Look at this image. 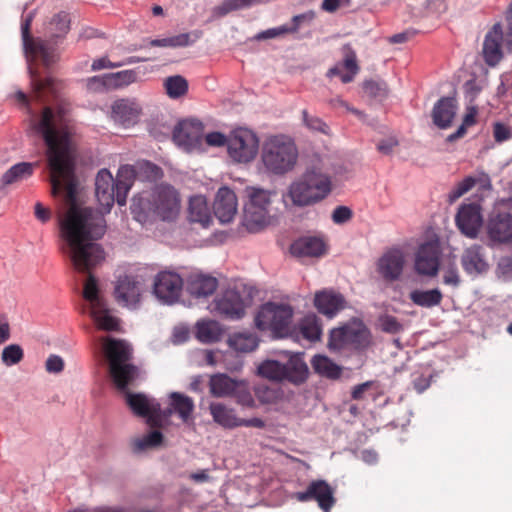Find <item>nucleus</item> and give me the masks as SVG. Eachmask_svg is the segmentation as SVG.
<instances>
[{"instance_id":"34","label":"nucleus","mask_w":512,"mask_h":512,"mask_svg":"<svg viewBox=\"0 0 512 512\" xmlns=\"http://www.w3.org/2000/svg\"><path fill=\"white\" fill-rule=\"evenodd\" d=\"M217 287L218 280L215 277L204 274L193 275L188 284L190 293L197 298L212 295Z\"/></svg>"},{"instance_id":"28","label":"nucleus","mask_w":512,"mask_h":512,"mask_svg":"<svg viewBox=\"0 0 512 512\" xmlns=\"http://www.w3.org/2000/svg\"><path fill=\"white\" fill-rule=\"evenodd\" d=\"M457 104L452 97H442L432 110L433 123L440 129L449 128L456 115Z\"/></svg>"},{"instance_id":"7","label":"nucleus","mask_w":512,"mask_h":512,"mask_svg":"<svg viewBox=\"0 0 512 512\" xmlns=\"http://www.w3.org/2000/svg\"><path fill=\"white\" fill-rule=\"evenodd\" d=\"M245 193L248 202L244 208L243 226L249 232H259L270 223L271 192L259 187L248 186Z\"/></svg>"},{"instance_id":"8","label":"nucleus","mask_w":512,"mask_h":512,"mask_svg":"<svg viewBox=\"0 0 512 512\" xmlns=\"http://www.w3.org/2000/svg\"><path fill=\"white\" fill-rule=\"evenodd\" d=\"M293 314L289 304L267 302L259 308L255 324L262 331L269 330L277 337H285L290 331Z\"/></svg>"},{"instance_id":"43","label":"nucleus","mask_w":512,"mask_h":512,"mask_svg":"<svg viewBox=\"0 0 512 512\" xmlns=\"http://www.w3.org/2000/svg\"><path fill=\"white\" fill-rule=\"evenodd\" d=\"M300 332L303 338L310 342L320 340L322 328L316 315L305 316L300 323Z\"/></svg>"},{"instance_id":"4","label":"nucleus","mask_w":512,"mask_h":512,"mask_svg":"<svg viewBox=\"0 0 512 512\" xmlns=\"http://www.w3.org/2000/svg\"><path fill=\"white\" fill-rule=\"evenodd\" d=\"M102 349L109 363L110 375L120 390H125L138 377V368L128 361L131 358V348L123 340L111 337L102 338Z\"/></svg>"},{"instance_id":"6","label":"nucleus","mask_w":512,"mask_h":512,"mask_svg":"<svg viewBox=\"0 0 512 512\" xmlns=\"http://www.w3.org/2000/svg\"><path fill=\"white\" fill-rule=\"evenodd\" d=\"M331 189L330 176L317 168H311L290 185L288 195L294 205L304 207L322 201L330 194Z\"/></svg>"},{"instance_id":"60","label":"nucleus","mask_w":512,"mask_h":512,"mask_svg":"<svg viewBox=\"0 0 512 512\" xmlns=\"http://www.w3.org/2000/svg\"><path fill=\"white\" fill-rule=\"evenodd\" d=\"M352 210L347 206H337L332 213V220L336 224H343L352 218Z\"/></svg>"},{"instance_id":"26","label":"nucleus","mask_w":512,"mask_h":512,"mask_svg":"<svg viewBox=\"0 0 512 512\" xmlns=\"http://www.w3.org/2000/svg\"><path fill=\"white\" fill-rule=\"evenodd\" d=\"M169 407L164 410L165 416L177 414L184 423L193 421L194 401L191 397L179 392H172L169 395Z\"/></svg>"},{"instance_id":"56","label":"nucleus","mask_w":512,"mask_h":512,"mask_svg":"<svg viewBox=\"0 0 512 512\" xmlns=\"http://www.w3.org/2000/svg\"><path fill=\"white\" fill-rule=\"evenodd\" d=\"M30 73L31 83L36 93L40 95L45 90H51V92L54 90V80L52 78L47 77L45 79H41L32 70H30Z\"/></svg>"},{"instance_id":"47","label":"nucleus","mask_w":512,"mask_h":512,"mask_svg":"<svg viewBox=\"0 0 512 512\" xmlns=\"http://www.w3.org/2000/svg\"><path fill=\"white\" fill-rule=\"evenodd\" d=\"M164 86L167 95L173 99L185 95L188 91V82L180 75L168 77L164 82Z\"/></svg>"},{"instance_id":"13","label":"nucleus","mask_w":512,"mask_h":512,"mask_svg":"<svg viewBox=\"0 0 512 512\" xmlns=\"http://www.w3.org/2000/svg\"><path fill=\"white\" fill-rule=\"evenodd\" d=\"M183 279L176 272L161 271L154 279L153 293L163 304L176 303L182 293Z\"/></svg>"},{"instance_id":"5","label":"nucleus","mask_w":512,"mask_h":512,"mask_svg":"<svg viewBox=\"0 0 512 512\" xmlns=\"http://www.w3.org/2000/svg\"><path fill=\"white\" fill-rule=\"evenodd\" d=\"M298 159V149L285 135L269 137L262 146L261 162L267 173L283 175L291 171Z\"/></svg>"},{"instance_id":"11","label":"nucleus","mask_w":512,"mask_h":512,"mask_svg":"<svg viewBox=\"0 0 512 512\" xmlns=\"http://www.w3.org/2000/svg\"><path fill=\"white\" fill-rule=\"evenodd\" d=\"M229 156L238 163L252 161L259 149V139L254 132L246 128L234 130L227 138Z\"/></svg>"},{"instance_id":"23","label":"nucleus","mask_w":512,"mask_h":512,"mask_svg":"<svg viewBox=\"0 0 512 512\" xmlns=\"http://www.w3.org/2000/svg\"><path fill=\"white\" fill-rule=\"evenodd\" d=\"M502 40V26L500 23H496L486 34L483 43V57L489 66H495L501 61L503 57L501 50Z\"/></svg>"},{"instance_id":"58","label":"nucleus","mask_w":512,"mask_h":512,"mask_svg":"<svg viewBox=\"0 0 512 512\" xmlns=\"http://www.w3.org/2000/svg\"><path fill=\"white\" fill-rule=\"evenodd\" d=\"M493 136L497 143H503L512 138V130L506 124L496 122L493 125Z\"/></svg>"},{"instance_id":"30","label":"nucleus","mask_w":512,"mask_h":512,"mask_svg":"<svg viewBox=\"0 0 512 512\" xmlns=\"http://www.w3.org/2000/svg\"><path fill=\"white\" fill-rule=\"evenodd\" d=\"M209 412L213 421L224 429L239 427L240 418L236 410L222 402H211Z\"/></svg>"},{"instance_id":"24","label":"nucleus","mask_w":512,"mask_h":512,"mask_svg":"<svg viewBox=\"0 0 512 512\" xmlns=\"http://www.w3.org/2000/svg\"><path fill=\"white\" fill-rule=\"evenodd\" d=\"M111 113L116 122L130 127L138 122L141 107L133 99H118L112 104Z\"/></svg>"},{"instance_id":"31","label":"nucleus","mask_w":512,"mask_h":512,"mask_svg":"<svg viewBox=\"0 0 512 512\" xmlns=\"http://www.w3.org/2000/svg\"><path fill=\"white\" fill-rule=\"evenodd\" d=\"M488 234L494 241L508 243L512 240V215L500 213L490 220Z\"/></svg>"},{"instance_id":"29","label":"nucleus","mask_w":512,"mask_h":512,"mask_svg":"<svg viewBox=\"0 0 512 512\" xmlns=\"http://www.w3.org/2000/svg\"><path fill=\"white\" fill-rule=\"evenodd\" d=\"M188 219L191 223H197L203 228L210 226L213 218L206 197L202 195H195L190 198Z\"/></svg>"},{"instance_id":"59","label":"nucleus","mask_w":512,"mask_h":512,"mask_svg":"<svg viewBox=\"0 0 512 512\" xmlns=\"http://www.w3.org/2000/svg\"><path fill=\"white\" fill-rule=\"evenodd\" d=\"M315 18V12L310 10L302 14L295 15L292 18V25L290 26V30H292L293 33L298 32L299 28L302 24H309L311 23Z\"/></svg>"},{"instance_id":"22","label":"nucleus","mask_w":512,"mask_h":512,"mask_svg":"<svg viewBox=\"0 0 512 512\" xmlns=\"http://www.w3.org/2000/svg\"><path fill=\"white\" fill-rule=\"evenodd\" d=\"M343 60L342 62L331 67L327 71V77L332 78L339 76L344 84L350 83L358 74L360 68L357 62L356 52L350 44H345L342 47Z\"/></svg>"},{"instance_id":"40","label":"nucleus","mask_w":512,"mask_h":512,"mask_svg":"<svg viewBox=\"0 0 512 512\" xmlns=\"http://www.w3.org/2000/svg\"><path fill=\"white\" fill-rule=\"evenodd\" d=\"M228 343L235 351L248 353L258 347L259 338L251 332H238L229 337Z\"/></svg>"},{"instance_id":"35","label":"nucleus","mask_w":512,"mask_h":512,"mask_svg":"<svg viewBox=\"0 0 512 512\" xmlns=\"http://www.w3.org/2000/svg\"><path fill=\"white\" fill-rule=\"evenodd\" d=\"M90 316L93 318L96 326L105 331H118L120 321L113 316L105 302L90 309Z\"/></svg>"},{"instance_id":"44","label":"nucleus","mask_w":512,"mask_h":512,"mask_svg":"<svg viewBox=\"0 0 512 512\" xmlns=\"http://www.w3.org/2000/svg\"><path fill=\"white\" fill-rule=\"evenodd\" d=\"M108 88L117 90L129 86L138 80V73L134 69L122 70L115 73H108Z\"/></svg>"},{"instance_id":"38","label":"nucleus","mask_w":512,"mask_h":512,"mask_svg":"<svg viewBox=\"0 0 512 512\" xmlns=\"http://www.w3.org/2000/svg\"><path fill=\"white\" fill-rule=\"evenodd\" d=\"M223 329L215 320L199 321L196 325V336L203 343H214L221 339Z\"/></svg>"},{"instance_id":"52","label":"nucleus","mask_w":512,"mask_h":512,"mask_svg":"<svg viewBox=\"0 0 512 512\" xmlns=\"http://www.w3.org/2000/svg\"><path fill=\"white\" fill-rule=\"evenodd\" d=\"M364 92L373 98H383L387 95V85L385 82L367 80L363 84Z\"/></svg>"},{"instance_id":"46","label":"nucleus","mask_w":512,"mask_h":512,"mask_svg":"<svg viewBox=\"0 0 512 512\" xmlns=\"http://www.w3.org/2000/svg\"><path fill=\"white\" fill-rule=\"evenodd\" d=\"M258 373L262 377H265L274 381L285 380L286 370L284 364L276 360H266L258 367Z\"/></svg>"},{"instance_id":"27","label":"nucleus","mask_w":512,"mask_h":512,"mask_svg":"<svg viewBox=\"0 0 512 512\" xmlns=\"http://www.w3.org/2000/svg\"><path fill=\"white\" fill-rule=\"evenodd\" d=\"M325 243L319 237H301L290 246V253L297 257H319L325 252Z\"/></svg>"},{"instance_id":"62","label":"nucleus","mask_w":512,"mask_h":512,"mask_svg":"<svg viewBox=\"0 0 512 512\" xmlns=\"http://www.w3.org/2000/svg\"><path fill=\"white\" fill-rule=\"evenodd\" d=\"M169 416L164 415V410L161 409V405L159 404V410L151 411L143 418H146L147 424L152 428H160L163 425V420L168 418Z\"/></svg>"},{"instance_id":"25","label":"nucleus","mask_w":512,"mask_h":512,"mask_svg":"<svg viewBox=\"0 0 512 512\" xmlns=\"http://www.w3.org/2000/svg\"><path fill=\"white\" fill-rule=\"evenodd\" d=\"M461 264L464 271L470 275L481 274L489 268L484 249L480 245H472L466 248L461 257Z\"/></svg>"},{"instance_id":"14","label":"nucleus","mask_w":512,"mask_h":512,"mask_svg":"<svg viewBox=\"0 0 512 512\" xmlns=\"http://www.w3.org/2000/svg\"><path fill=\"white\" fill-rule=\"evenodd\" d=\"M143 281L138 276H120L115 284L114 296L117 303L129 309H136L141 301Z\"/></svg>"},{"instance_id":"12","label":"nucleus","mask_w":512,"mask_h":512,"mask_svg":"<svg viewBox=\"0 0 512 512\" xmlns=\"http://www.w3.org/2000/svg\"><path fill=\"white\" fill-rule=\"evenodd\" d=\"M292 497L301 503L315 501L323 512H331L336 504L335 489L322 479L311 481L305 490L295 492Z\"/></svg>"},{"instance_id":"53","label":"nucleus","mask_w":512,"mask_h":512,"mask_svg":"<svg viewBox=\"0 0 512 512\" xmlns=\"http://www.w3.org/2000/svg\"><path fill=\"white\" fill-rule=\"evenodd\" d=\"M302 119H303L304 125L308 129L313 130V131L322 132V133H327V130H328L327 124L319 117L309 115L307 110L302 111Z\"/></svg>"},{"instance_id":"42","label":"nucleus","mask_w":512,"mask_h":512,"mask_svg":"<svg viewBox=\"0 0 512 512\" xmlns=\"http://www.w3.org/2000/svg\"><path fill=\"white\" fill-rule=\"evenodd\" d=\"M70 22L69 14L61 11L51 18L46 31L51 38L64 37L70 30Z\"/></svg>"},{"instance_id":"50","label":"nucleus","mask_w":512,"mask_h":512,"mask_svg":"<svg viewBox=\"0 0 512 512\" xmlns=\"http://www.w3.org/2000/svg\"><path fill=\"white\" fill-rule=\"evenodd\" d=\"M191 43L190 34L182 33L176 36L153 39L149 41V45L152 47H185Z\"/></svg>"},{"instance_id":"3","label":"nucleus","mask_w":512,"mask_h":512,"mask_svg":"<svg viewBox=\"0 0 512 512\" xmlns=\"http://www.w3.org/2000/svg\"><path fill=\"white\" fill-rule=\"evenodd\" d=\"M181 202L176 188L169 184H159L134 197L130 209L134 219L140 223H146L150 216L172 222L180 214Z\"/></svg>"},{"instance_id":"64","label":"nucleus","mask_w":512,"mask_h":512,"mask_svg":"<svg viewBox=\"0 0 512 512\" xmlns=\"http://www.w3.org/2000/svg\"><path fill=\"white\" fill-rule=\"evenodd\" d=\"M227 138L228 137L220 132H211L205 136V141L209 146L219 147L225 144L227 145Z\"/></svg>"},{"instance_id":"10","label":"nucleus","mask_w":512,"mask_h":512,"mask_svg":"<svg viewBox=\"0 0 512 512\" xmlns=\"http://www.w3.org/2000/svg\"><path fill=\"white\" fill-rule=\"evenodd\" d=\"M250 302L251 296L245 286H234L215 298L213 310L224 318L239 320L244 317L246 307Z\"/></svg>"},{"instance_id":"54","label":"nucleus","mask_w":512,"mask_h":512,"mask_svg":"<svg viewBox=\"0 0 512 512\" xmlns=\"http://www.w3.org/2000/svg\"><path fill=\"white\" fill-rule=\"evenodd\" d=\"M443 271V283L449 286L457 287L460 284V275L458 272L457 265L449 263L442 269Z\"/></svg>"},{"instance_id":"16","label":"nucleus","mask_w":512,"mask_h":512,"mask_svg":"<svg viewBox=\"0 0 512 512\" xmlns=\"http://www.w3.org/2000/svg\"><path fill=\"white\" fill-rule=\"evenodd\" d=\"M441 250L437 242H425L418 248L414 268L419 275L433 277L439 270Z\"/></svg>"},{"instance_id":"37","label":"nucleus","mask_w":512,"mask_h":512,"mask_svg":"<svg viewBox=\"0 0 512 512\" xmlns=\"http://www.w3.org/2000/svg\"><path fill=\"white\" fill-rule=\"evenodd\" d=\"M314 371L322 377L338 379L342 374V368L325 355H315L311 360Z\"/></svg>"},{"instance_id":"41","label":"nucleus","mask_w":512,"mask_h":512,"mask_svg":"<svg viewBox=\"0 0 512 512\" xmlns=\"http://www.w3.org/2000/svg\"><path fill=\"white\" fill-rule=\"evenodd\" d=\"M34 171V164L21 162L13 165L2 176V183L10 185L29 178Z\"/></svg>"},{"instance_id":"32","label":"nucleus","mask_w":512,"mask_h":512,"mask_svg":"<svg viewBox=\"0 0 512 512\" xmlns=\"http://www.w3.org/2000/svg\"><path fill=\"white\" fill-rule=\"evenodd\" d=\"M135 178L136 169L133 165H122L118 169L116 180H114L116 186V202L118 205L123 206L126 204L128 192Z\"/></svg>"},{"instance_id":"49","label":"nucleus","mask_w":512,"mask_h":512,"mask_svg":"<svg viewBox=\"0 0 512 512\" xmlns=\"http://www.w3.org/2000/svg\"><path fill=\"white\" fill-rule=\"evenodd\" d=\"M23 359L24 350L19 344H9L2 350L1 361L7 367L17 365Z\"/></svg>"},{"instance_id":"18","label":"nucleus","mask_w":512,"mask_h":512,"mask_svg":"<svg viewBox=\"0 0 512 512\" xmlns=\"http://www.w3.org/2000/svg\"><path fill=\"white\" fill-rule=\"evenodd\" d=\"M405 256L401 249L392 248L386 251L377 262V271L386 281L398 280L404 269Z\"/></svg>"},{"instance_id":"45","label":"nucleus","mask_w":512,"mask_h":512,"mask_svg":"<svg viewBox=\"0 0 512 512\" xmlns=\"http://www.w3.org/2000/svg\"><path fill=\"white\" fill-rule=\"evenodd\" d=\"M286 370L285 380L297 383L306 379L308 368L307 365L297 357H291L285 364Z\"/></svg>"},{"instance_id":"33","label":"nucleus","mask_w":512,"mask_h":512,"mask_svg":"<svg viewBox=\"0 0 512 512\" xmlns=\"http://www.w3.org/2000/svg\"><path fill=\"white\" fill-rule=\"evenodd\" d=\"M126 403L132 412L140 417L159 410V402L143 393L125 392Z\"/></svg>"},{"instance_id":"39","label":"nucleus","mask_w":512,"mask_h":512,"mask_svg":"<svg viewBox=\"0 0 512 512\" xmlns=\"http://www.w3.org/2000/svg\"><path fill=\"white\" fill-rule=\"evenodd\" d=\"M409 298L417 306L432 308L442 302L443 294L438 288L431 290L416 289L410 292Z\"/></svg>"},{"instance_id":"20","label":"nucleus","mask_w":512,"mask_h":512,"mask_svg":"<svg viewBox=\"0 0 512 512\" xmlns=\"http://www.w3.org/2000/svg\"><path fill=\"white\" fill-rule=\"evenodd\" d=\"M456 225L469 238H476L482 225L480 207L476 204L462 205L456 215Z\"/></svg>"},{"instance_id":"36","label":"nucleus","mask_w":512,"mask_h":512,"mask_svg":"<svg viewBox=\"0 0 512 512\" xmlns=\"http://www.w3.org/2000/svg\"><path fill=\"white\" fill-rule=\"evenodd\" d=\"M237 381L227 374H214L209 380L210 394L217 398L231 397Z\"/></svg>"},{"instance_id":"17","label":"nucleus","mask_w":512,"mask_h":512,"mask_svg":"<svg viewBox=\"0 0 512 512\" xmlns=\"http://www.w3.org/2000/svg\"><path fill=\"white\" fill-rule=\"evenodd\" d=\"M32 18V15H28L21 24V33L25 50L32 56L41 58L45 66H50L56 61L55 49L50 47L47 42L42 39L31 38L30 26Z\"/></svg>"},{"instance_id":"19","label":"nucleus","mask_w":512,"mask_h":512,"mask_svg":"<svg viewBox=\"0 0 512 512\" xmlns=\"http://www.w3.org/2000/svg\"><path fill=\"white\" fill-rule=\"evenodd\" d=\"M313 303L317 311L328 319L334 318L346 307L344 296L333 289L317 291Z\"/></svg>"},{"instance_id":"63","label":"nucleus","mask_w":512,"mask_h":512,"mask_svg":"<svg viewBox=\"0 0 512 512\" xmlns=\"http://www.w3.org/2000/svg\"><path fill=\"white\" fill-rule=\"evenodd\" d=\"M293 33L292 30H290V26L288 25H282L275 28H270L265 31H262L258 34V39H271L276 38L279 36H282L284 34Z\"/></svg>"},{"instance_id":"51","label":"nucleus","mask_w":512,"mask_h":512,"mask_svg":"<svg viewBox=\"0 0 512 512\" xmlns=\"http://www.w3.org/2000/svg\"><path fill=\"white\" fill-rule=\"evenodd\" d=\"M163 441V434L158 430H153L134 441V448L136 451H142L147 448L157 447Z\"/></svg>"},{"instance_id":"57","label":"nucleus","mask_w":512,"mask_h":512,"mask_svg":"<svg viewBox=\"0 0 512 512\" xmlns=\"http://www.w3.org/2000/svg\"><path fill=\"white\" fill-rule=\"evenodd\" d=\"M380 325L384 332L391 334L399 333L403 329L402 324L397 320V318L391 315L382 316L380 318Z\"/></svg>"},{"instance_id":"9","label":"nucleus","mask_w":512,"mask_h":512,"mask_svg":"<svg viewBox=\"0 0 512 512\" xmlns=\"http://www.w3.org/2000/svg\"><path fill=\"white\" fill-rule=\"evenodd\" d=\"M371 343V334L361 322H350L330 331L328 347L331 350H363Z\"/></svg>"},{"instance_id":"15","label":"nucleus","mask_w":512,"mask_h":512,"mask_svg":"<svg viewBox=\"0 0 512 512\" xmlns=\"http://www.w3.org/2000/svg\"><path fill=\"white\" fill-rule=\"evenodd\" d=\"M204 126L197 119L180 121L173 130V141L179 147L191 152L200 147L203 139Z\"/></svg>"},{"instance_id":"61","label":"nucleus","mask_w":512,"mask_h":512,"mask_svg":"<svg viewBox=\"0 0 512 512\" xmlns=\"http://www.w3.org/2000/svg\"><path fill=\"white\" fill-rule=\"evenodd\" d=\"M45 369L48 373H60L64 369V360L60 356L52 354L46 360Z\"/></svg>"},{"instance_id":"48","label":"nucleus","mask_w":512,"mask_h":512,"mask_svg":"<svg viewBox=\"0 0 512 512\" xmlns=\"http://www.w3.org/2000/svg\"><path fill=\"white\" fill-rule=\"evenodd\" d=\"M231 397L236 400L237 404H239L243 407H248V408L255 407L254 397H253L248 385L244 381H241V380L237 381Z\"/></svg>"},{"instance_id":"1","label":"nucleus","mask_w":512,"mask_h":512,"mask_svg":"<svg viewBox=\"0 0 512 512\" xmlns=\"http://www.w3.org/2000/svg\"><path fill=\"white\" fill-rule=\"evenodd\" d=\"M36 130L42 135L47 145L53 196L59 195L63 186L65 188V202L69 208L60 216L59 224L67 216L73 204L79 209H90L104 218V214L110 212L116 201V186L110 171L101 169L95 180L96 198L103 211L79 206L76 200L74 160L69 150L70 131L64 112L58 110L54 113L50 107H45L41 119L36 124Z\"/></svg>"},{"instance_id":"55","label":"nucleus","mask_w":512,"mask_h":512,"mask_svg":"<svg viewBox=\"0 0 512 512\" xmlns=\"http://www.w3.org/2000/svg\"><path fill=\"white\" fill-rule=\"evenodd\" d=\"M108 73L100 76H93L87 79L86 87L91 92L110 91L108 88Z\"/></svg>"},{"instance_id":"21","label":"nucleus","mask_w":512,"mask_h":512,"mask_svg":"<svg viewBox=\"0 0 512 512\" xmlns=\"http://www.w3.org/2000/svg\"><path fill=\"white\" fill-rule=\"evenodd\" d=\"M213 210L221 223L231 222L238 211L236 194L229 187L223 186L217 191Z\"/></svg>"},{"instance_id":"2","label":"nucleus","mask_w":512,"mask_h":512,"mask_svg":"<svg viewBox=\"0 0 512 512\" xmlns=\"http://www.w3.org/2000/svg\"><path fill=\"white\" fill-rule=\"evenodd\" d=\"M105 232L106 221L100 214L90 209H79L74 204L60 223L61 237L66 241L62 251L69 255L78 272L88 274L83 296L89 301L90 309L104 303L98 294L97 279L91 271L105 258L102 247L94 242Z\"/></svg>"}]
</instances>
